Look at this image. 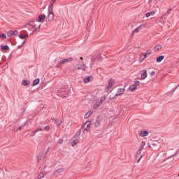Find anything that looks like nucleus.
<instances>
[{
    "label": "nucleus",
    "instance_id": "nucleus-1",
    "mask_svg": "<svg viewBox=\"0 0 179 179\" xmlns=\"http://www.w3.org/2000/svg\"><path fill=\"white\" fill-rule=\"evenodd\" d=\"M69 86L61 88L57 91V95L62 97L63 99H66V94L68 93Z\"/></svg>",
    "mask_w": 179,
    "mask_h": 179
},
{
    "label": "nucleus",
    "instance_id": "nucleus-2",
    "mask_svg": "<svg viewBox=\"0 0 179 179\" xmlns=\"http://www.w3.org/2000/svg\"><path fill=\"white\" fill-rule=\"evenodd\" d=\"M106 101V95L102 96L100 99H96L95 104L94 105V110L99 108Z\"/></svg>",
    "mask_w": 179,
    "mask_h": 179
},
{
    "label": "nucleus",
    "instance_id": "nucleus-3",
    "mask_svg": "<svg viewBox=\"0 0 179 179\" xmlns=\"http://www.w3.org/2000/svg\"><path fill=\"white\" fill-rule=\"evenodd\" d=\"M71 61H73V58L69 57L68 59H63L59 62L58 66H62L64 64H66V62H71Z\"/></svg>",
    "mask_w": 179,
    "mask_h": 179
},
{
    "label": "nucleus",
    "instance_id": "nucleus-4",
    "mask_svg": "<svg viewBox=\"0 0 179 179\" xmlns=\"http://www.w3.org/2000/svg\"><path fill=\"white\" fill-rule=\"evenodd\" d=\"M102 119L100 116H98L95 121L93 122L95 128H99L100 124H101Z\"/></svg>",
    "mask_w": 179,
    "mask_h": 179
},
{
    "label": "nucleus",
    "instance_id": "nucleus-5",
    "mask_svg": "<svg viewBox=\"0 0 179 179\" xmlns=\"http://www.w3.org/2000/svg\"><path fill=\"white\" fill-rule=\"evenodd\" d=\"M77 68H76L75 69H76V70H80V69H82L83 71H86V65H85V63H83V62H81V63H78V64H77Z\"/></svg>",
    "mask_w": 179,
    "mask_h": 179
},
{
    "label": "nucleus",
    "instance_id": "nucleus-6",
    "mask_svg": "<svg viewBox=\"0 0 179 179\" xmlns=\"http://www.w3.org/2000/svg\"><path fill=\"white\" fill-rule=\"evenodd\" d=\"M90 125H92V122L87 121L85 124L83 126L84 131H90Z\"/></svg>",
    "mask_w": 179,
    "mask_h": 179
},
{
    "label": "nucleus",
    "instance_id": "nucleus-7",
    "mask_svg": "<svg viewBox=\"0 0 179 179\" xmlns=\"http://www.w3.org/2000/svg\"><path fill=\"white\" fill-rule=\"evenodd\" d=\"M49 12V15L48 16V22H52V20H54V13L52 10H48Z\"/></svg>",
    "mask_w": 179,
    "mask_h": 179
},
{
    "label": "nucleus",
    "instance_id": "nucleus-8",
    "mask_svg": "<svg viewBox=\"0 0 179 179\" xmlns=\"http://www.w3.org/2000/svg\"><path fill=\"white\" fill-rule=\"evenodd\" d=\"M124 92H125L124 89H122V88L118 89L117 93L115 95V97H118V96H121V94H124Z\"/></svg>",
    "mask_w": 179,
    "mask_h": 179
},
{
    "label": "nucleus",
    "instance_id": "nucleus-9",
    "mask_svg": "<svg viewBox=\"0 0 179 179\" xmlns=\"http://www.w3.org/2000/svg\"><path fill=\"white\" fill-rule=\"evenodd\" d=\"M139 135L142 138H145V136H148V135H149V131H145V130H141L140 131Z\"/></svg>",
    "mask_w": 179,
    "mask_h": 179
},
{
    "label": "nucleus",
    "instance_id": "nucleus-10",
    "mask_svg": "<svg viewBox=\"0 0 179 179\" xmlns=\"http://www.w3.org/2000/svg\"><path fill=\"white\" fill-rule=\"evenodd\" d=\"M145 27V26L143 25H140L138 27L136 28L132 33V36H134L135 34V33H138L140 30H142L143 28Z\"/></svg>",
    "mask_w": 179,
    "mask_h": 179
},
{
    "label": "nucleus",
    "instance_id": "nucleus-11",
    "mask_svg": "<svg viewBox=\"0 0 179 179\" xmlns=\"http://www.w3.org/2000/svg\"><path fill=\"white\" fill-rule=\"evenodd\" d=\"M148 78V73L146 69L143 70V72L141 73V79L145 80Z\"/></svg>",
    "mask_w": 179,
    "mask_h": 179
},
{
    "label": "nucleus",
    "instance_id": "nucleus-12",
    "mask_svg": "<svg viewBox=\"0 0 179 179\" xmlns=\"http://www.w3.org/2000/svg\"><path fill=\"white\" fill-rule=\"evenodd\" d=\"M40 131H43V129L41 127H38V128L36 129L34 131H32L31 136H34V135H36V134H37V132H40Z\"/></svg>",
    "mask_w": 179,
    "mask_h": 179
},
{
    "label": "nucleus",
    "instance_id": "nucleus-13",
    "mask_svg": "<svg viewBox=\"0 0 179 179\" xmlns=\"http://www.w3.org/2000/svg\"><path fill=\"white\" fill-rule=\"evenodd\" d=\"M1 49L2 50V51H8L9 46L8 45H1Z\"/></svg>",
    "mask_w": 179,
    "mask_h": 179
},
{
    "label": "nucleus",
    "instance_id": "nucleus-14",
    "mask_svg": "<svg viewBox=\"0 0 179 179\" xmlns=\"http://www.w3.org/2000/svg\"><path fill=\"white\" fill-rule=\"evenodd\" d=\"M45 19V15L43 14L38 16V22H41Z\"/></svg>",
    "mask_w": 179,
    "mask_h": 179
},
{
    "label": "nucleus",
    "instance_id": "nucleus-15",
    "mask_svg": "<svg viewBox=\"0 0 179 179\" xmlns=\"http://www.w3.org/2000/svg\"><path fill=\"white\" fill-rule=\"evenodd\" d=\"M129 90H130L131 92H135V90H136V85H130V87H129Z\"/></svg>",
    "mask_w": 179,
    "mask_h": 179
},
{
    "label": "nucleus",
    "instance_id": "nucleus-16",
    "mask_svg": "<svg viewBox=\"0 0 179 179\" xmlns=\"http://www.w3.org/2000/svg\"><path fill=\"white\" fill-rule=\"evenodd\" d=\"M155 13H156L155 11L147 13L145 14V17H150V16H155Z\"/></svg>",
    "mask_w": 179,
    "mask_h": 179
},
{
    "label": "nucleus",
    "instance_id": "nucleus-17",
    "mask_svg": "<svg viewBox=\"0 0 179 179\" xmlns=\"http://www.w3.org/2000/svg\"><path fill=\"white\" fill-rule=\"evenodd\" d=\"M92 114H93V111L90 110L88 112H87L84 116L85 118H89V117H90V115H92Z\"/></svg>",
    "mask_w": 179,
    "mask_h": 179
},
{
    "label": "nucleus",
    "instance_id": "nucleus-18",
    "mask_svg": "<svg viewBox=\"0 0 179 179\" xmlns=\"http://www.w3.org/2000/svg\"><path fill=\"white\" fill-rule=\"evenodd\" d=\"M164 59V56H159L157 58V62H162Z\"/></svg>",
    "mask_w": 179,
    "mask_h": 179
},
{
    "label": "nucleus",
    "instance_id": "nucleus-19",
    "mask_svg": "<svg viewBox=\"0 0 179 179\" xmlns=\"http://www.w3.org/2000/svg\"><path fill=\"white\" fill-rule=\"evenodd\" d=\"M152 54V52L150 50H147L146 52L143 55V59H145L148 55H150Z\"/></svg>",
    "mask_w": 179,
    "mask_h": 179
},
{
    "label": "nucleus",
    "instance_id": "nucleus-20",
    "mask_svg": "<svg viewBox=\"0 0 179 179\" xmlns=\"http://www.w3.org/2000/svg\"><path fill=\"white\" fill-rule=\"evenodd\" d=\"M38 83H40V79L36 78V80H34L33 86H37V85H38Z\"/></svg>",
    "mask_w": 179,
    "mask_h": 179
},
{
    "label": "nucleus",
    "instance_id": "nucleus-21",
    "mask_svg": "<svg viewBox=\"0 0 179 179\" xmlns=\"http://www.w3.org/2000/svg\"><path fill=\"white\" fill-rule=\"evenodd\" d=\"M78 143H79V140L76 138L72 141L71 146H75V145H77Z\"/></svg>",
    "mask_w": 179,
    "mask_h": 179
},
{
    "label": "nucleus",
    "instance_id": "nucleus-22",
    "mask_svg": "<svg viewBox=\"0 0 179 179\" xmlns=\"http://www.w3.org/2000/svg\"><path fill=\"white\" fill-rule=\"evenodd\" d=\"M27 37H29L28 34L23 35V34H20L19 35V38H27Z\"/></svg>",
    "mask_w": 179,
    "mask_h": 179
},
{
    "label": "nucleus",
    "instance_id": "nucleus-23",
    "mask_svg": "<svg viewBox=\"0 0 179 179\" xmlns=\"http://www.w3.org/2000/svg\"><path fill=\"white\" fill-rule=\"evenodd\" d=\"M162 47L163 46L162 45H158L155 46V51H159V50H162Z\"/></svg>",
    "mask_w": 179,
    "mask_h": 179
},
{
    "label": "nucleus",
    "instance_id": "nucleus-24",
    "mask_svg": "<svg viewBox=\"0 0 179 179\" xmlns=\"http://www.w3.org/2000/svg\"><path fill=\"white\" fill-rule=\"evenodd\" d=\"M145 145H146V143H145V142L143 141L140 145V148L138 150H141V151L143 150V148H145Z\"/></svg>",
    "mask_w": 179,
    "mask_h": 179
},
{
    "label": "nucleus",
    "instance_id": "nucleus-25",
    "mask_svg": "<svg viewBox=\"0 0 179 179\" xmlns=\"http://www.w3.org/2000/svg\"><path fill=\"white\" fill-rule=\"evenodd\" d=\"M115 82L114 81V80H113V79H110V80H109V82H108V85L111 87H113V86L114 85V83H115Z\"/></svg>",
    "mask_w": 179,
    "mask_h": 179
},
{
    "label": "nucleus",
    "instance_id": "nucleus-26",
    "mask_svg": "<svg viewBox=\"0 0 179 179\" xmlns=\"http://www.w3.org/2000/svg\"><path fill=\"white\" fill-rule=\"evenodd\" d=\"M22 85H23V86H27V85H29V80H24L22 82Z\"/></svg>",
    "mask_w": 179,
    "mask_h": 179
},
{
    "label": "nucleus",
    "instance_id": "nucleus-27",
    "mask_svg": "<svg viewBox=\"0 0 179 179\" xmlns=\"http://www.w3.org/2000/svg\"><path fill=\"white\" fill-rule=\"evenodd\" d=\"M53 121H55V124H57V127H59L62 124V121L59 123L58 119L53 120Z\"/></svg>",
    "mask_w": 179,
    "mask_h": 179
},
{
    "label": "nucleus",
    "instance_id": "nucleus-28",
    "mask_svg": "<svg viewBox=\"0 0 179 179\" xmlns=\"http://www.w3.org/2000/svg\"><path fill=\"white\" fill-rule=\"evenodd\" d=\"M44 156V154L43 153H41L38 155V158H37V160L38 162H40V160H41V158Z\"/></svg>",
    "mask_w": 179,
    "mask_h": 179
},
{
    "label": "nucleus",
    "instance_id": "nucleus-29",
    "mask_svg": "<svg viewBox=\"0 0 179 179\" xmlns=\"http://www.w3.org/2000/svg\"><path fill=\"white\" fill-rule=\"evenodd\" d=\"M56 173L57 174H59V173H64V169H62V168L58 169L57 170H56Z\"/></svg>",
    "mask_w": 179,
    "mask_h": 179
},
{
    "label": "nucleus",
    "instance_id": "nucleus-30",
    "mask_svg": "<svg viewBox=\"0 0 179 179\" xmlns=\"http://www.w3.org/2000/svg\"><path fill=\"white\" fill-rule=\"evenodd\" d=\"M89 82H90V77L84 78V83H89Z\"/></svg>",
    "mask_w": 179,
    "mask_h": 179
},
{
    "label": "nucleus",
    "instance_id": "nucleus-31",
    "mask_svg": "<svg viewBox=\"0 0 179 179\" xmlns=\"http://www.w3.org/2000/svg\"><path fill=\"white\" fill-rule=\"evenodd\" d=\"M0 38H2L3 40H6V34H0Z\"/></svg>",
    "mask_w": 179,
    "mask_h": 179
},
{
    "label": "nucleus",
    "instance_id": "nucleus-32",
    "mask_svg": "<svg viewBox=\"0 0 179 179\" xmlns=\"http://www.w3.org/2000/svg\"><path fill=\"white\" fill-rule=\"evenodd\" d=\"M7 36H8V37H12V36H14V35H13V31H9L8 32V34H7Z\"/></svg>",
    "mask_w": 179,
    "mask_h": 179
},
{
    "label": "nucleus",
    "instance_id": "nucleus-33",
    "mask_svg": "<svg viewBox=\"0 0 179 179\" xmlns=\"http://www.w3.org/2000/svg\"><path fill=\"white\" fill-rule=\"evenodd\" d=\"M80 134H81L80 131H78V132L76 134V135H75L76 139H78V138H79V137L80 136Z\"/></svg>",
    "mask_w": 179,
    "mask_h": 179
},
{
    "label": "nucleus",
    "instance_id": "nucleus-34",
    "mask_svg": "<svg viewBox=\"0 0 179 179\" xmlns=\"http://www.w3.org/2000/svg\"><path fill=\"white\" fill-rule=\"evenodd\" d=\"M54 1H52V3L50 4V6H49L48 10H52V6H54Z\"/></svg>",
    "mask_w": 179,
    "mask_h": 179
},
{
    "label": "nucleus",
    "instance_id": "nucleus-35",
    "mask_svg": "<svg viewBox=\"0 0 179 179\" xmlns=\"http://www.w3.org/2000/svg\"><path fill=\"white\" fill-rule=\"evenodd\" d=\"M110 89H111V87L108 85V87H106L105 90L106 92H108V90H110Z\"/></svg>",
    "mask_w": 179,
    "mask_h": 179
},
{
    "label": "nucleus",
    "instance_id": "nucleus-36",
    "mask_svg": "<svg viewBox=\"0 0 179 179\" xmlns=\"http://www.w3.org/2000/svg\"><path fill=\"white\" fill-rule=\"evenodd\" d=\"M58 143H59V145H62V143H64V140L60 139L58 142Z\"/></svg>",
    "mask_w": 179,
    "mask_h": 179
},
{
    "label": "nucleus",
    "instance_id": "nucleus-37",
    "mask_svg": "<svg viewBox=\"0 0 179 179\" xmlns=\"http://www.w3.org/2000/svg\"><path fill=\"white\" fill-rule=\"evenodd\" d=\"M142 157H143V155H141L139 159L137 161V163H139V162H141V160L142 159Z\"/></svg>",
    "mask_w": 179,
    "mask_h": 179
},
{
    "label": "nucleus",
    "instance_id": "nucleus-38",
    "mask_svg": "<svg viewBox=\"0 0 179 179\" xmlns=\"http://www.w3.org/2000/svg\"><path fill=\"white\" fill-rule=\"evenodd\" d=\"M171 9L168 10V11L164 14L165 16H167L169 13H170Z\"/></svg>",
    "mask_w": 179,
    "mask_h": 179
},
{
    "label": "nucleus",
    "instance_id": "nucleus-39",
    "mask_svg": "<svg viewBox=\"0 0 179 179\" xmlns=\"http://www.w3.org/2000/svg\"><path fill=\"white\" fill-rule=\"evenodd\" d=\"M50 126H46V127H45V129L46 131H50Z\"/></svg>",
    "mask_w": 179,
    "mask_h": 179
},
{
    "label": "nucleus",
    "instance_id": "nucleus-40",
    "mask_svg": "<svg viewBox=\"0 0 179 179\" xmlns=\"http://www.w3.org/2000/svg\"><path fill=\"white\" fill-rule=\"evenodd\" d=\"M40 29H41V27L39 25L36 29H35V31H40Z\"/></svg>",
    "mask_w": 179,
    "mask_h": 179
},
{
    "label": "nucleus",
    "instance_id": "nucleus-41",
    "mask_svg": "<svg viewBox=\"0 0 179 179\" xmlns=\"http://www.w3.org/2000/svg\"><path fill=\"white\" fill-rule=\"evenodd\" d=\"M17 33H18L17 31H13V35L14 36H17Z\"/></svg>",
    "mask_w": 179,
    "mask_h": 179
},
{
    "label": "nucleus",
    "instance_id": "nucleus-42",
    "mask_svg": "<svg viewBox=\"0 0 179 179\" xmlns=\"http://www.w3.org/2000/svg\"><path fill=\"white\" fill-rule=\"evenodd\" d=\"M135 85H141V82H139V81H135Z\"/></svg>",
    "mask_w": 179,
    "mask_h": 179
},
{
    "label": "nucleus",
    "instance_id": "nucleus-43",
    "mask_svg": "<svg viewBox=\"0 0 179 179\" xmlns=\"http://www.w3.org/2000/svg\"><path fill=\"white\" fill-rule=\"evenodd\" d=\"M155 71H152V72L150 73V76H153L155 75Z\"/></svg>",
    "mask_w": 179,
    "mask_h": 179
},
{
    "label": "nucleus",
    "instance_id": "nucleus-44",
    "mask_svg": "<svg viewBox=\"0 0 179 179\" xmlns=\"http://www.w3.org/2000/svg\"><path fill=\"white\" fill-rule=\"evenodd\" d=\"M141 152H142L141 150H138L137 151V155H141Z\"/></svg>",
    "mask_w": 179,
    "mask_h": 179
},
{
    "label": "nucleus",
    "instance_id": "nucleus-45",
    "mask_svg": "<svg viewBox=\"0 0 179 179\" xmlns=\"http://www.w3.org/2000/svg\"><path fill=\"white\" fill-rule=\"evenodd\" d=\"M143 60H144L143 57H141L140 59H139L140 62H142V61H143Z\"/></svg>",
    "mask_w": 179,
    "mask_h": 179
},
{
    "label": "nucleus",
    "instance_id": "nucleus-46",
    "mask_svg": "<svg viewBox=\"0 0 179 179\" xmlns=\"http://www.w3.org/2000/svg\"><path fill=\"white\" fill-rule=\"evenodd\" d=\"M22 47H23V45H20L18 46V48L20 50V48H22Z\"/></svg>",
    "mask_w": 179,
    "mask_h": 179
},
{
    "label": "nucleus",
    "instance_id": "nucleus-47",
    "mask_svg": "<svg viewBox=\"0 0 179 179\" xmlns=\"http://www.w3.org/2000/svg\"><path fill=\"white\" fill-rule=\"evenodd\" d=\"M36 27H37V26H36V25H32V28H33V29H36Z\"/></svg>",
    "mask_w": 179,
    "mask_h": 179
},
{
    "label": "nucleus",
    "instance_id": "nucleus-48",
    "mask_svg": "<svg viewBox=\"0 0 179 179\" xmlns=\"http://www.w3.org/2000/svg\"><path fill=\"white\" fill-rule=\"evenodd\" d=\"M25 43H26V41H24L22 42V45H24Z\"/></svg>",
    "mask_w": 179,
    "mask_h": 179
},
{
    "label": "nucleus",
    "instance_id": "nucleus-49",
    "mask_svg": "<svg viewBox=\"0 0 179 179\" xmlns=\"http://www.w3.org/2000/svg\"><path fill=\"white\" fill-rule=\"evenodd\" d=\"M22 126H20L18 128L19 131H20V129H22Z\"/></svg>",
    "mask_w": 179,
    "mask_h": 179
},
{
    "label": "nucleus",
    "instance_id": "nucleus-50",
    "mask_svg": "<svg viewBox=\"0 0 179 179\" xmlns=\"http://www.w3.org/2000/svg\"><path fill=\"white\" fill-rule=\"evenodd\" d=\"M28 26H31V22L27 24Z\"/></svg>",
    "mask_w": 179,
    "mask_h": 179
},
{
    "label": "nucleus",
    "instance_id": "nucleus-51",
    "mask_svg": "<svg viewBox=\"0 0 179 179\" xmlns=\"http://www.w3.org/2000/svg\"><path fill=\"white\" fill-rule=\"evenodd\" d=\"M97 58H99V59H101V58H100V55H99L97 56Z\"/></svg>",
    "mask_w": 179,
    "mask_h": 179
},
{
    "label": "nucleus",
    "instance_id": "nucleus-52",
    "mask_svg": "<svg viewBox=\"0 0 179 179\" xmlns=\"http://www.w3.org/2000/svg\"><path fill=\"white\" fill-rule=\"evenodd\" d=\"M80 59L81 61H83V58L81 57H80Z\"/></svg>",
    "mask_w": 179,
    "mask_h": 179
},
{
    "label": "nucleus",
    "instance_id": "nucleus-53",
    "mask_svg": "<svg viewBox=\"0 0 179 179\" xmlns=\"http://www.w3.org/2000/svg\"><path fill=\"white\" fill-rule=\"evenodd\" d=\"M34 23V20L31 21V24Z\"/></svg>",
    "mask_w": 179,
    "mask_h": 179
},
{
    "label": "nucleus",
    "instance_id": "nucleus-54",
    "mask_svg": "<svg viewBox=\"0 0 179 179\" xmlns=\"http://www.w3.org/2000/svg\"><path fill=\"white\" fill-rule=\"evenodd\" d=\"M36 31H36V29H34V31H33V33H36Z\"/></svg>",
    "mask_w": 179,
    "mask_h": 179
},
{
    "label": "nucleus",
    "instance_id": "nucleus-55",
    "mask_svg": "<svg viewBox=\"0 0 179 179\" xmlns=\"http://www.w3.org/2000/svg\"><path fill=\"white\" fill-rule=\"evenodd\" d=\"M14 131H17V128H15V129H14Z\"/></svg>",
    "mask_w": 179,
    "mask_h": 179
},
{
    "label": "nucleus",
    "instance_id": "nucleus-56",
    "mask_svg": "<svg viewBox=\"0 0 179 179\" xmlns=\"http://www.w3.org/2000/svg\"><path fill=\"white\" fill-rule=\"evenodd\" d=\"M57 0H52V2H55Z\"/></svg>",
    "mask_w": 179,
    "mask_h": 179
},
{
    "label": "nucleus",
    "instance_id": "nucleus-57",
    "mask_svg": "<svg viewBox=\"0 0 179 179\" xmlns=\"http://www.w3.org/2000/svg\"><path fill=\"white\" fill-rule=\"evenodd\" d=\"M149 2H152V0H150V1Z\"/></svg>",
    "mask_w": 179,
    "mask_h": 179
},
{
    "label": "nucleus",
    "instance_id": "nucleus-58",
    "mask_svg": "<svg viewBox=\"0 0 179 179\" xmlns=\"http://www.w3.org/2000/svg\"><path fill=\"white\" fill-rule=\"evenodd\" d=\"M178 176H179V174H178Z\"/></svg>",
    "mask_w": 179,
    "mask_h": 179
}]
</instances>
